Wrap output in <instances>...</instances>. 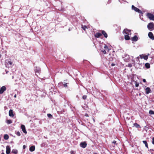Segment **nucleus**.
<instances>
[{
  "label": "nucleus",
  "mask_w": 154,
  "mask_h": 154,
  "mask_svg": "<svg viewBox=\"0 0 154 154\" xmlns=\"http://www.w3.org/2000/svg\"><path fill=\"white\" fill-rule=\"evenodd\" d=\"M9 115L11 117H13L14 116L12 110H10L9 112Z\"/></svg>",
  "instance_id": "obj_13"
},
{
  "label": "nucleus",
  "mask_w": 154,
  "mask_h": 154,
  "mask_svg": "<svg viewBox=\"0 0 154 154\" xmlns=\"http://www.w3.org/2000/svg\"><path fill=\"white\" fill-rule=\"evenodd\" d=\"M102 52L104 54H106V51H105V50H102Z\"/></svg>",
  "instance_id": "obj_32"
},
{
  "label": "nucleus",
  "mask_w": 154,
  "mask_h": 154,
  "mask_svg": "<svg viewBox=\"0 0 154 154\" xmlns=\"http://www.w3.org/2000/svg\"><path fill=\"white\" fill-rule=\"evenodd\" d=\"M64 86H65V87H66V86H67V85H66V84H65V85H64Z\"/></svg>",
  "instance_id": "obj_44"
},
{
  "label": "nucleus",
  "mask_w": 154,
  "mask_h": 154,
  "mask_svg": "<svg viewBox=\"0 0 154 154\" xmlns=\"http://www.w3.org/2000/svg\"><path fill=\"white\" fill-rule=\"evenodd\" d=\"M102 34L99 32L96 33L95 35V36L96 38H99L102 35Z\"/></svg>",
  "instance_id": "obj_15"
},
{
  "label": "nucleus",
  "mask_w": 154,
  "mask_h": 154,
  "mask_svg": "<svg viewBox=\"0 0 154 154\" xmlns=\"http://www.w3.org/2000/svg\"><path fill=\"white\" fill-rule=\"evenodd\" d=\"M148 29L150 31H152L154 29V24L152 23H149L147 25Z\"/></svg>",
  "instance_id": "obj_3"
},
{
  "label": "nucleus",
  "mask_w": 154,
  "mask_h": 154,
  "mask_svg": "<svg viewBox=\"0 0 154 154\" xmlns=\"http://www.w3.org/2000/svg\"><path fill=\"white\" fill-rule=\"evenodd\" d=\"M87 97V96L86 95H83L82 97V98L84 100H85V99H86Z\"/></svg>",
  "instance_id": "obj_28"
},
{
  "label": "nucleus",
  "mask_w": 154,
  "mask_h": 154,
  "mask_svg": "<svg viewBox=\"0 0 154 154\" xmlns=\"http://www.w3.org/2000/svg\"><path fill=\"white\" fill-rule=\"evenodd\" d=\"M149 113L151 115H153V114H154V112L152 110H149Z\"/></svg>",
  "instance_id": "obj_26"
},
{
  "label": "nucleus",
  "mask_w": 154,
  "mask_h": 154,
  "mask_svg": "<svg viewBox=\"0 0 154 154\" xmlns=\"http://www.w3.org/2000/svg\"><path fill=\"white\" fill-rule=\"evenodd\" d=\"M35 149V146H31L29 148V150L31 152H33Z\"/></svg>",
  "instance_id": "obj_19"
},
{
  "label": "nucleus",
  "mask_w": 154,
  "mask_h": 154,
  "mask_svg": "<svg viewBox=\"0 0 154 154\" xmlns=\"http://www.w3.org/2000/svg\"><path fill=\"white\" fill-rule=\"evenodd\" d=\"M104 48L106 50H108V47L106 46V45H105L104 46Z\"/></svg>",
  "instance_id": "obj_29"
},
{
  "label": "nucleus",
  "mask_w": 154,
  "mask_h": 154,
  "mask_svg": "<svg viewBox=\"0 0 154 154\" xmlns=\"http://www.w3.org/2000/svg\"><path fill=\"white\" fill-rule=\"evenodd\" d=\"M115 65V64H114V63H112L111 64V66H114Z\"/></svg>",
  "instance_id": "obj_40"
},
{
  "label": "nucleus",
  "mask_w": 154,
  "mask_h": 154,
  "mask_svg": "<svg viewBox=\"0 0 154 154\" xmlns=\"http://www.w3.org/2000/svg\"><path fill=\"white\" fill-rule=\"evenodd\" d=\"M125 61L126 62H129L130 61V60H129L128 59V60H127L126 58H125Z\"/></svg>",
  "instance_id": "obj_33"
},
{
  "label": "nucleus",
  "mask_w": 154,
  "mask_h": 154,
  "mask_svg": "<svg viewBox=\"0 0 154 154\" xmlns=\"http://www.w3.org/2000/svg\"><path fill=\"white\" fill-rule=\"evenodd\" d=\"M143 143L145 144V146L147 147L148 148V145L146 141L143 140Z\"/></svg>",
  "instance_id": "obj_21"
},
{
  "label": "nucleus",
  "mask_w": 154,
  "mask_h": 154,
  "mask_svg": "<svg viewBox=\"0 0 154 154\" xmlns=\"http://www.w3.org/2000/svg\"><path fill=\"white\" fill-rule=\"evenodd\" d=\"M116 143V141H114L113 142H112V143Z\"/></svg>",
  "instance_id": "obj_41"
},
{
  "label": "nucleus",
  "mask_w": 154,
  "mask_h": 154,
  "mask_svg": "<svg viewBox=\"0 0 154 154\" xmlns=\"http://www.w3.org/2000/svg\"><path fill=\"white\" fill-rule=\"evenodd\" d=\"M149 55V54H148V55H144L143 54L140 55V57L141 59H144V60H147L148 58V56Z\"/></svg>",
  "instance_id": "obj_6"
},
{
  "label": "nucleus",
  "mask_w": 154,
  "mask_h": 154,
  "mask_svg": "<svg viewBox=\"0 0 154 154\" xmlns=\"http://www.w3.org/2000/svg\"><path fill=\"white\" fill-rule=\"evenodd\" d=\"M70 153H71V154H75V152H74L73 151H71L70 152Z\"/></svg>",
  "instance_id": "obj_31"
},
{
  "label": "nucleus",
  "mask_w": 154,
  "mask_h": 154,
  "mask_svg": "<svg viewBox=\"0 0 154 154\" xmlns=\"http://www.w3.org/2000/svg\"><path fill=\"white\" fill-rule=\"evenodd\" d=\"M131 57L132 58H133V57L131 56Z\"/></svg>",
  "instance_id": "obj_49"
},
{
  "label": "nucleus",
  "mask_w": 154,
  "mask_h": 154,
  "mask_svg": "<svg viewBox=\"0 0 154 154\" xmlns=\"http://www.w3.org/2000/svg\"><path fill=\"white\" fill-rule=\"evenodd\" d=\"M13 63L10 60H6L5 61V65L6 67L7 68H9L10 66L12 65Z\"/></svg>",
  "instance_id": "obj_2"
},
{
  "label": "nucleus",
  "mask_w": 154,
  "mask_h": 154,
  "mask_svg": "<svg viewBox=\"0 0 154 154\" xmlns=\"http://www.w3.org/2000/svg\"><path fill=\"white\" fill-rule=\"evenodd\" d=\"M16 134L18 136H20V134L19 131H18L17 132Z\"/></svg>",
  "instance_id": "obj_30"
},
{
  "label": "nucleus",
  "mask_w": 154,
  "mask_h": 154,
  "mask_svg": "<svg viewBox=\"0 0 154 154\" xmlns=\"http://www.w3.org/2000/svg\"><path fill=\"white\" fill-rule=\"evenodd\" d=\"M85 116H87V117H88V114L87 113H86L85 114Z\"/></svg>",
  "instance_id": "obj_36"
},
{
  "label": "nucleus",
  "mask_w": 154,
  "mask_h": 154,
  "mask_svg": "<svg viewBox=\"0 0 154 154\" xmlns=\"http://www.w3.org/2000/svg\"><path fill=\"white\" fill-rule=\"evenodd\" d=\"M145 66L147 68H149L150 67V64L148 63H146L145 65Z\"/></svg>",
  "instance_id": "obj_23"
},
{
  "label": "nucleus",
  "mask_w": 154,
  "mask_h": 154,
  "mask_svg": "<svg viewBox=\"0 0 154 154\" xmlns=\"http://www.w3.org/2000/svg\"><path fill=\"white\" fill-rule=\"evenodd\" d=\"M48 116L49 117H50L52 116V115L51 114H48Z\"/></svg>",
  "instance_id": "obj_35"
},
{
  "label": "nucleus",
  "mask_w": 154,
  "mask_h": 154,
  "mask_svg": "<svg viewBox=\"0 0 154 154\" xmlns=\"http://www.w3.org/2000/svg\"><path fill=\"white\" fill-rule=\"evenodd\" d=\"M145 91L146 92V93L147 94H149L151 92V89L149 87H147L145 89Z\"/></svg>",
  "instance_id": "obj_10"
},
{
  "label": "nucleus",
  "mask_w": 154,
  "mask_h": 154,
  "mask_svg": "<svg viewBox=\"0 0 154 154\" xmlns=\"http://www.w3.org/2000/svg\"><path fill=\"white\" fill-rule=\"evenodd\" d=\"M26 148V146L25 145H24L23 146V149H25V148Z\"/></svg>",
  "instance_id": "obj_38"
},
{
  "label": "nucleus",
  "mask_w": 154,
  "mask_h": 154,
  "mask_svg": "<svg viewBox=\"0 0 154 154\" xmlns=\"http://www.w3.org/2000/svg\"><path fill=\"white\" fill-rule=\"evenodd\" d=\"M131 39L132 41L136 42L138 40V37L136 35H135L131 38Z\"/></svg>",
  "instance_id": "obj_14"
},
{
  "label": "nucleus",
  "mask_w": 154,
  "mask_h": 154,
  "mask_svg": "<svg viewBox=\"0 0 154 154\" xmlns=\"http://www.w3.org/2000/svg\"><path fill=\"white\" fill-rule=\"evenodd\" d=\"M6 90V88L4 86H3L2 87L0 90V94H2L3 92L5 91Z\"/></svg>",
  "instance_id": "obj_9"
},
{
  "label": "nucleus",
  "mask_w": 154,
  "mask_h": 154,
  "mask_svg": "<svg viewBox=\"0 0 154 154\" xmlns=\"http://www.w3.org/2000/svg\"><path fill=\"white\" fill-rule=\"evenodd\" d=\"M80 146L83 148H85L87 146V143L85 142H82L80 143Z\"/></svg>",
  "instance_id": "obj_11"
},
{
  "label": "nucleus",
  "mask_w": 154,
  "mask_h": 154,
  "mask_svg": "<svg viewBox=\"0 0 154 154\" xmlns=\"http://www.w3.org/2000/svg\"><path fill=\"white\" fill-rule=\"evenodd\" d=\"M146 16L149 19H154V13H147Z\"/></svg>",
  "instance_id": "obj_4"
},
{
  "label": "nucleus",
  "mask_w": 154,
  "mask_h": 154,
  "mask_svg": "<svg viewBox=\"0 0 154 154\" xmlns=\"http://www.w3.org/2000/svg\"><path fill=\"white\" fill-rule=\"evenodd\" d=\"M136 124L137 125L136 126L137 127H139V125H138L137 124Z\"/></svg>",
  "instance_id": "obj_42"
},
{
  "label": "nucleus",
  "mask_w": 154,
  "mask_h": 154,
  "mask_svg": "<svg viewBox=\"0 0 154 154\" xmlns=\"http://www.w3.org/2000/svg\"><path fill=\"white\" fill-rule=\"evenodd\" d=\"M128 66L129 67H131L132 66V65L131 64H128Z\"/></svg>",
  "instance_id": "obj_39"
},
{
  "label": "nucleus",
  "mask_w": 154,
  "mask_h": 154,
  "mask_svg": "<svg viewBox=\"0 0 154 154\" xmlns=\"http://www.w3.org/2000/svg\"><path fill=\"white\" fill-rule=\"evenodd\" d=\"M11 148L9 146H7L6 147V153L7 154H9L10 152Z\"/></svg>",
  "instance_id": "obj_8"
},
{
  "label": "nucleus",
  "mask_w": 154,
  "mask_h": 154,
  "mask_svg": "<svg viewBox=\"0 0 154 154\" xmlns=\"http://www.w3.org/2000/svg\"><path fill=\"white\" fill-rule=\"evenodd\" d=\"M8 72V71H6V73L7 74Z\"/></svg>",
  "instance_id": "obj_48"
},
{
  "label": "nucleus",
  "mask_w": 154,
  "mask_h": 154,
  "mask_svg": "<svg viewBox=\"0 0 154 154\" xmlns=\"http://www.w3.org/2000/svg\"><path fill=\"white\" fill-rule=\"evenodd\" d=\"M139 85V83L138 82H135V86L137 87Z\"/></svg>",
  "instance_id": "obj_27"
},
{
  "label": "nucleus",
  "mask_w": 154,
  "mask_h": 154,
  "mask_svg": "<svg viewBox=\"0 0 154 154\" xmlns=\"http://www.w3.org/2000/svg\"><path fill=\"white\" fill-rule=\"evenodd\" d=\"M14 97L15 98L16 97V94L14 96Z\"/></svg>",
  "instance_id": "obj_43"
},
{
  "label": "nucleus",
  "mask_w": 154,
  "mask_h": 154,
  "mask_svg": "<svg viewBox=\"0 0 154 154\" xmlns=\"http://www.w3.org/2000/svg\"><path fill=\"white\" fill-rule=\"evenodd\" d=\"M148 36L149 37L152 39L154 40V36L153 35L152 33L151 32H149L148 33Z\"/></svg>",
  "instance_id": "obj_7"
},
{
  "label": "nucleus",
  "mask_w": 154,
  "mask_h": 154,
  "mask_svg": "<svg viewBox=\"0 0 154 154\" xmlns=\"http://www.w3.org/2000/svg\"><path fill=\"white\" fill-rule=\"evenodd\" d=\"M123 33V34H128V35H131V30L127 29H124Z\"/></svg>",
  "instance_id": "obj_5"
},
{
  "label": "nucleus",
  "mask_w": 154,
  "mask_h": 154,
  "mask_svg": "<svg viewBox=\"0 0 154 154\" xmlns=\"http://www.w3.org/2000/svg\"><path fill=\"white\" fill-rule=\"evenodd\" d=\"M128 57H129V58H130V57L128 55Z\"/></svg>",
  "instance_id": "obj_46"
},
{
  "label": "nucleus",
  "mask_w": 154,
  "mask_h": 154,
  "mask_svg": "<svg viewBox=\"0 0 154 154\" xmlns=\"http://www.w3.org/2000/svg\"><path fill=\"white\" fill-rule=\"evenodd\" d=\"M137 59H138V60H139V57H137Z\"/></svg>",
  "instance_id": "obj_45"
},
{
  "label": "nucleus",
  "mask_w": 154,
  "mask_h": 154,
  "mask_svg": "<svg viewBox=\"0 0 154 154\" xmlns=\"http://www.w3.org/2000/svg\"><path fill=\"white\" fill-rule=\"evenodd\" d=\"M152 143L154 144V137H153L152 139Z\"/></svg>",
  "instance_id": "obj_34"
},
{
  "label": "nucleus",
  "mask_w": 154,
  "mask_h": 154,
  "mask_svg": "<svg viewBox=\"0 0 154 154\" xmlns=\"http://www.w3.org/2000/svg\"><path fill=\"white\" fill-rule=\"evenodd\" d=\"M40 69L39 67H36L35 69V72L36 73H39L40 72Z\"/></svg>",
  "instance_id": "obj_17"
},
{
  "label": "nucleus",
  "mask_w": 154,
  "mask_h": 154,
  "mask_svg": "<svg viewBox=\"0 0 154 154\" xmlns=\"http://www.w3.org/2000/svg\"><path fill=\"white\" fill-rule=\"evenodd\" d=\"M9 137L7 134H5L4 135V138L5 140H7L8 139Z\"/></svg>",
  "instance_id": "obj_20"
},
{
  "label": "nucleus",
  "mask_w": 154,
  "mask_h": 154,
  "mask_svg": "<svg viewBox=\"0 0 154 154\" xmlns=\"http://www.w3.org/2000/svg\"><path fill=\"white\" fill-rule=\"evenodd\" d=\"M94 154H97V153H94Z\"/></svg>",
  "instance_id": "obj_50"
},
{
  "label": "nucleus",
  "mask_w": 154,
  "mask_h": 154,
  "mask_svg": "<svg viewBox=\"0 0 154 154\" xmlns=\"http://www.w3.org/2000/svg\"><path fill=\"white\" fill-rule=\"evenodd\" d=\"M12 153H14V154H17L18 152V151L17 150V149H13L12 150Z\"/></svg>",
  "instance_id": "obj_22"
},
{
  "label": "nucleus",
  "mask_w": 154,
  "mask_h": 154,
  "mask_svg": "<svg viewBox=\"0 0 154 154\" xmlns=\"http://www.w3.org/2000/svg\"><path fill=\"white\" fill-rule=\"evenodd\" d=\"M6 122L8 124H10L12 123V121L11 120H8Z\"/></svg>",
  "instance_id": "obj_24"
},
{
  "label": "nucleus",
  "mask_w": 154,
  "mask_h": 154,
  "mask_svg": "<svg viewBox=\"0 0 154 154\" xmlns=\"http://www.w3.org/2000/svg\"><path fill=\"white\" fill-rule=\"evenodd\" d=\"M82 28L85 31L86 29H87L88 28L86 26H82Z\"/></svg>",
  "instance_id": "obj_25"
},
{
  "label": "nucleus",
  "mask_w": 154,
  "mask_h": 154,
  "mask_svg": "<svg viewBox=\"0 0 154 154\" xmlns=\"http://www.w3.org/2000/svg\"><path fill=\"white\" fill-rule=\"evenodd\" d=\"M131 8L135 12H137L140 14V16H143V13L138 8L135 7L133 5H132L131 6Z\"/></svg>",
  "instance_id": "obj_1"
},
{
  "label": "nucleus",
  "mask_w": 154,
  "mask_h": 154,
  "mask_svg": "<svg viewBox=\"0 0 154 154\" xmlns=\"http://www.w3.org/2000/svg\"><path fill=\"white\" fill-rule=\"evenodd\" d=\"M125 35V38L126 40H128L130 39L129 35L128 34H124Z\"/></svg>",
  "instance_id": "obj_16"
},
{
  "label": "nucleus",
  "mask_w": 154,
  "mask_h": 154,
  "mask_svg": "<svg viewBox=\"0 0 154 154\" xmlns=\"http://www.w3.org/2000/svg\"><path fill=\"white\" fill-rule=\"evenodd\" d=\"M1 154H5L4 153H2Z\"/></svg>",
  "instance_id": "obj_52"
},
{
  "label": "nucleus",
  "mask_w": 154,
  "mask_h": 154,
  "mask_svg": "<svg viewBox=\"0 0 154 154\" xmlns=\"http://www.w3.org/2000/svg\"><path fill=\"white\" fill-rule=\"evenodd\" d=\"M21 128L23 133L25 134L27 133V131L25 129V126L24 125H21Z\"/></svg>",
  "instance_id": "obj_12"
},
{
  "label": "nucleus",
  "mask_w": 154,
  "mask_h": 154,
  "mask_svg": "<svg viewBox=\"0 0 154 154\" xmlns=\"http://www.w3.org/2000/svg\"><path fill=\"white\" fill-rule=\"evenodd\" d=\"M143 82H146V80L145 79H143Z\"/></svg>",
  "instance_id": "obj_37"
},
{
  "label": "nucleus",
  "mask_w": 154,
  "mask_h": 154,
  "mask_svg": "<svg viewBox=\"0 0 154 154\" xmlns=\"http://www.w3.org/2000/svg\"><path fill=\"white\" fill-rule=\"evenodd\" d=\"M140 18L141 19H143V18H141L140 16Z\"/></svg>",
  "instance_id": "obj_47"
},
{
  "label": "nucleus",
  "mask_w": 154,
  "mask_h": 154,
  "mask_svg": "<svg viewBox=\"0 0 154 154\" xmlns=\"http://www.w3.org/2000/svg\"><path fill=\"white\" fill-rule=\"evenodd\" d=\"M1 137H0V140H1Z\"/></svg>",
  "instance_id": "obj_51"
},
{
  "label": "nucleus",
  "mask_w": 154,
  "mask_h": 154,
  "mask_svg": "<svg viewBox=\"0 0 154 154\" xmlns=\"http://www.w3.org/2000/svg\"><path fill=\"white\" fill-rule=\"evenodd\" d=\"M102 34L104 35V37H105L106 38H107L108 36V35L106 32L104 31L103 30L102 31Z\"/></svg>",
  "instance_id": "obj_18"
}]
</instances>
